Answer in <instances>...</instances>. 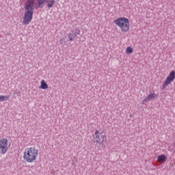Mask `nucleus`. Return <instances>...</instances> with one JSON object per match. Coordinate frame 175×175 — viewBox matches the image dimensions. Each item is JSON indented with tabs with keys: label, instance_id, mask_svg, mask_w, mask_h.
Listing matches in <instances>:
<instances>
[{
	"label": "nucleus",
	"instance_id": "obj_4",
	"mask_svg": "<svg viewBox=\"0 0 175 175\" xmlns=\"http://www.w3.org/2000/svg\"><path fill=\"white\" fill-rule=\"evenodd\" d=\"M94 143H98V144H103V142L106 139V135L99 131L96 130L95 133L93 135Z\"/></svg>",
	"mask_w": 175,
	"mask_h": 175
},
{
	"label": "nucleus",
	"instance_id": "obj_8",
	"mask_svg": "<svg viewBox=\"0 0 175 175\" xmlns=\"http://www.w3.org/2000/svg\"><path fill=\"white\" fill-rule=\"evenodd\" d=\"M154 98H157V94L154 93H150L146 98L144 99L143 103H146V102H148L154 99Z\"/></svg>",
	"mask_w": 175,
	"mask_h": 175
},
{
	"label": "nucleus",
	"instance_id": "obj_6",
	"mask_svg": "<svg viewBox=\"0 0 175 175\" xmlns=\"http://www.w3.org/2000/svg\"><path fill=\"white\" fill-rule=\"evenodd\" d=\"M174 79H175V71L172 70L170 73L168 77L166 78L164 83H163L162 87H163V90H165V88H166V87H167V85H169V84H170V83H172V81H173V80H174Z\"/></svg>",
	"mask_w": 175,
	"mask_h": 175
},
{
	"label": "nucleus",
	"instance_id": "obj_11",
	"mask_svg": "<svg viewBox=\"0 0 175 175\" xmlns=\"http://www.w3.org/2000/svg\"><path fill=\"white\" fill-rule=\"evenodd\" d=\"M157 158H158L159 162H162V161H165L167 157H166V155L161 154V155L158 156Z\"/></svg>",
	"mask_w": 175,
	"mask_h": 175
},
{
	"label": "nucleus",
	"instance_id": "obj_7",
	"mask_svg": "<svg viewBox=\"0 0 175 175\" xmlns=\"http://www.w3.org/2000/svg\"><path fill=\"white\" fill-rule=\"evenodd\" d=\"M77 35H80V29H75L73 30H71L70 32L68 33V40L70 42H73V40H75V38H76Z\"/></svg>",
	"mask_w": 175,
	"mask_h": 175
},
{
	"label": "nucleus",
	"instance_id": "obj_1",
	"mask_svg": "<svg viewBox=\"0 0 175 175\" xmlns=\"http://www.w3.org/2000/svg\"><path fill=\"white\" fill-rule=\"evenodd\" d=\"M35 9V0H27L25 4V15L23 17V25H28L32 21L33 10Z\"/></svg>",
	"mask_w": 175,
	"mask_h": 175
},
{
	"label": "nucleus",
	"instance_id": "obj_3",
	"mask_svg": "<svg viewBox=\"0 0 175 175\" xmlns=\"http://www.w3.org/2000/svg\"><path fill=\"white\" fill-rule=\"evenodd\" d=\"M114 24L120 28L122 32L129 31V20L125 17L118 18L114 21Z\"/></svg>",
	"mask_w": 175,
	"mask_h": 175
},
{
	"label": "nucleus",
	"instance_id": "obj_9",
	"mask_svg": "<svg viewBox=\"0 0 175 175\" xmlns=\"http://www.w3.org/2000/svg\"><path fill=\"white\" fill-rule=\"evenodd\" d=\"M40 88H41L42 90H47V88H49V85L46 83L44 80H42L41 81V85L40 86Z\"/></svg>",
	"mask_w": 175,
	"mask_h": 175
},
{
	"label": "nucleus",
	"instance_id": "obj_2",
	"mask_svg": "<svg viewBox=\"0 0 175 175\" xmlns=\"http://www.w3.org/2000/svg\"><path fill=\"white\" fill-rule=\"evenodd\" d=\"M38 150L35 147L27 148L25 150L23 159L28 163H33L38 158Z\"/></svg>",
	"mask_w": 175,
	"mask_h": 175
},
{
	"label": "nucleus",
	"instance_id": "obj_10",
	"mask_svg": "<svg viewBox=\"0 0 175 175\" xmlns=\"http://www.w3.org/2000/svg\"><path fill=\"white\" fill-rule=\"evenodd\" d=\"M10 96H1L0 95V102H5L6 100H9Z\"/></svg>",
	"mask_w": 175,
	"mask_h": 175
},
{
	"label": "nucleus",
	"instance_id": "obj_12",
	"mask_svg": "<svg viewBox=\"0 0 175 175\" xmlns=\"http://www.w3.org/2000/svg\"><path fill=\"white\" fill-rule=\"evenodd\" d=\"M48 3L47 6L49 8H51L54 3H55V0H49L46 1Z\"/></svg>",
	"mask_w": 175,
	"mask_h": 175
},
{
	"label": "nucleus",
	"instance_id": "obj_14",
	"mask_svg": "<svg viewBox=\"0 0 175 175\" xmlns=\"http://www.w3.org/2000/svg\"><path fill=\"white\" fill-rule=\"evenodd\" d=\"M38 6H40L41 5H43L46 3V0H38Z\"/></svg>",
	"mask_w": 175,
	"mask_h": 175
},
{
	"label": "nucleus",
	"instance_id": "obj_5",
	"mask_svg": "<svg viewBox=\"0 0 175 175\" xmlns=\"http://www.w3.org/2000/svg\"><path fill=\"white\" fill-rule=\"evenodd\" d=\"M8 152V139L2 138L0 139V153L6 154Z\"/></svg>",
	"mask_w": 175,
	"mask_h": 175
},
{
	"label": "nucleus",
	"instance_id": "obj_13",
	"mask_svg": "<svg viewBox=\"0 0 175 175\" xmlns=\"http://www.w3.org/2000/svg\"><path fill=\"white\" fill-rule=\"evenodd\" d=\"M126 54H131V53H133V49L132 48V46H128L126 49Z\"/></svg>",
	"mask_w": 175,
	"mask_h": 175
}]
</instances>
